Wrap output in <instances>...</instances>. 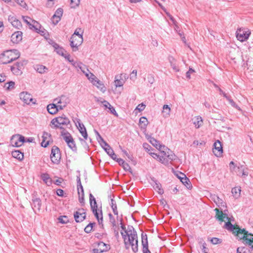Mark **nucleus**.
I'll use <instances>...</instances> for the list:
<instances>
[{
	"instance_id": "nucleus-1",
	"label": "nucleus",
	"mask_w": 253,
	"mask_h": 253,
	"mask_svg": "<svg viewBox=\"0 0 253 253\" xmlns=\"http://www.w3.org/2000/svg\"><path fill=\"white\" fill-rule=\"evenodd\" d=\"M126 234L121 232V234L124 239L126 249L131 247L132 251L136 253L138 251V239L136 231L132 226H128L127 230L125 231Z\"/></svg>"
},
{
	"instance_id": "nucleus-2",
	"label": "nucleus",
	"mask_w": 253,
	"mask_h": 253,
	"mask_svg": "<svg viewBox=\"0 0 253 253\" xmlns=\"http://www.w3.org/2000/svg\"><path fill=\"white\" fill-rule=\"evenodd\" d=\"M211 199L216 204V205L220 208V211L218 209H215L214 211L216 212L215 217L220 221L222 222L225 221V219H228L227 214L223 213L222 207H226V203L223 201L218 196L213 195L211 196Z\"/></svg>"
},
{
	"instance_id": "nucleus-3",
	"label": "nucleus",
	"mask_w": 253,
	"mask_h": 253,
	"mask_svg": "<svg viewBox=\"0 0 253 253\" xmlns=\"http://www.w3.org/2000/svg\"><path fill=\"white\" fill-rule=\"evenodd\" d=\"M20 53L17 49L5 51L0 55V63L6 64L18 59L20 57Z\"/></svg>"
},
{
	"instance_id": "nucleus-4",
	"label": "nucleus",
	"mask_w": 253,
	"mask_h": 253,
	"mask_svg": "<svg viewBox=\"0 0 253 253\" xmlns=\"http://www.w3.org/2000/svg\"><path fill=\"white\" fill-rule=\"evenodd\" d=\"M70 123L69 119L65 116V115H62L52 119L51 121V124L53 125L54 128H60V129H63V126H68Z\"/></svg>"
},
{
	"instance_id": "nucleus-5",
	"label": "nucleus",
	"mask_w": 253,
	"mask_h": 253,
	"mask_svg": "<svg viewBox=\"0 0 253 253\" xmlns=\"http://www.w3.org/2000/svg\"><path fill=\"white\" fill-rule=\"evenodd\" d=\"M160 151L161 153H163V155L162 156H160L158 159L162 164H165L168 163L167 161H166V158L171 161L175 160V155L173 154L171 151H170L169 149L168 148H166L165 149H162Z\"/></svg>"
},
{
	"instance_id": "nucleus-6",
	"label": "nucleus",
	"mask_w": 253,
	"mask_h": 253,
	"mask_svg": "<svg viewBox=\"0 0 253 253\" xmlns=\"http://www.w3.org/2000/svg\"><path fill=\"white\" fill-rule=\"evenodd\" d=\"M53 102L55 103L58 106L60 110H63L66 107L70 102V99L66 95H62L60 97L55 98Z\"/></svg>"
},
{
	"instance_id": "nucleus-7",
	"label": "nucleus",
	"mask_w": 253,
	"mask_h": 253,
	"mask_svg": "<svg viewBox=\"0 0 253 253\" xmlns=\"http://www.w3.org/2000/svg\"><path fill=\"white\" fill-rule=\"evenodd\" d=\"M83 42V38L82 36L77 37L75 35H72L70 39V46L73 48V50H77L78 47L82 44Z\"/></svg>"
},
{
	"instance_id": "nucleus-8",
	"label": "nucleus",
	"mask_w": 253,
	"mask_h": 253,
	"mask_svg": "<svg viewBox=\"0 0 253 253\" xmlns=\"http://www.w3.org/2000/svg\"><path fill=\"white\" fill-rule=\"evenodd\" d=\"M236 37L240 42H244L247 40L251 34V32L246 29H238L236 31Z\"/></svg>"
},
{
	"instance_id": "nucleus-9",
	"label": "nucleus",
	"mask_w": 253,
	"mask_h": 253,
	"mask_svg": "<svg viewBox=\"0 0 253 253\" xmlns=\"http://www.w3.org/2000/svg\"><path fill=\"white\" fill-rule=\"evenodd\" d=\"M25 142V137L20 134L13 135L10 139V143L14 147H20Z\"/></svg>"
},
{
	"instance_id": "nucleus-10",
	"label": "nucleus",
	"mask_w": 253,
	"mask_h": 253,
	"mask_svg": "<svg viewBox=\"0 0 253 253\" xmlns=\"http://www.w3.org/2000/svg\"><path fill=\"white\" fill-rule=\"evenodd\" d=\"M128 76L126 74H120L115 77L114 84L116 87L123 86L126 80L128 79Z\"/></svg>"
},
{
	"instance_id": "nucleus-11",
	"label": "nucleus",
	"mask_w": 253,
	"mask_h": 253,
	"mask_svg": "<svg viewBox=\"0 0 253 253\" xmlns=\"http://www.w3.org/2000/svg\"><path fill=\"white\" fill-rule=\"evenodd\" d=\"M61 156L60 150L58 147L54 146L52 149L50 154V159L54 164H58L60 160Z\"/></svg>"
},
{
	"instance_id": "nucleus-12",
	"label": "nucleus",
	"mask_w": 253,
	"mask_h": 253,
	"mask_svg": "<svg viewBox=\"0 0 253 253\" xmlns=\"http://www.w3.org/2000/svg\"><path fill=\"white\" fill-rule=\"evenodd\" d=\"M32 201V207L33 209L34 210L35 212L37 213V211H40L42 206L41 199L36 196H33Z\"/></svg>"
},
{
	"instance_id": "nucleus-13",
	"label": "nucleus",
	"mask_w": 253,
	"mask_h": 253,
	"mask_svg": "<svg viewBox=\"0 0 253 253\" xmlns=\"http://www.w3.org/2000/svg\"><path fill=\"white\" fill-rule=\"evenodd\" d=\"M75 219L77 222L83 221L85 218V212L83 209H80L74 213Z\"/></svg>"
},
{
	"instance_id": "nucleus-14",
	"label": "nucleus",
	"mask_w": 253,
	"mask_h": 253,
	"mask_svg": "<svg viewBox=\"0 0 253 253\" xmlns=\"http://www.w3.org/2000/svg\"><path fill=\"white\" fill-rule=\"evenodd\" d=\"M63 12V10L61 8H59L56 10L54 14L51 18L52 22L54 25H56L60 20Z\"/></svg>"
},
{
	"instance_id": "nucleus-15",
	"label": "nucleus",
	"mask_w": 253,
	"mask_h": 253,
	"mask_svg": "<svg viewBox=\"0 0 253 253\" xmlns=\"http://www.w3.org/2000/svg\"><path fill=\"white\" fill-rule=\"evenodd\" d=\"M213 152L217 157L220 156L223 152L221 143L218 140H216L214 143Z\"/></svg>"
},
{
	"instance_id": "nucleus-16",
	"label": "nucleus",
	"mask_w": 253,
	"mask_h": 253,
	"mask_svg": "<svg viewBox=\"0 0 253 253\" xmlns=\"http://www.w3.org/2000/svg\"><path fill=\"white\" fill-rule=\"evenodd\" d=\"M19 97L20 99L27 104H29L33 101L32 95L27 92H21Z\"/></svg>"
},
{
	"instance_id": "nucleus-17",
	"label": "nucleus",
	"mask_w": 253,
	"mask_h": 253,
	"mask_svg": "<svg viewBox=\"0 0 253 253\" xmlns=\"http://www.w3.org/2000/svg\"><path fill=\"white\" fill-rule=\"evenodd\" d=\"M142 245L143 246V253H151V252L148 249V244L147 241V236L146 234L142 233Z\"/></svg>"
},
{
	"instance_id": "nucleus-18",
	"label": "nucleus",
	"mask_w": 253,
	"mask_h": 253,
	"mask_svg": "<svg viewBox=\"0 0 253 253\" xmlns=\"http://www.w3.org/2000/svg\"><path fill=\"white\" fill-rule=\"evenodd\" d=\"M8 21L10 22L12 25L18 29H20L22 27L21 22L16 19L13 15H9L8 18Z\"/></svg>"
},
{
	"instance_id": "nucleus-19",
	"label": "nucleus",
	"mask_w": 253,
	"mask_h": 253,
	"mask_svg": "<svg viewBox=\"0 0 253 253\" xmlns=\"http://www.w3.org/2000/svg\"><path fill=\"white\" fill-rule=\"evenodd\" d=\"M11 40L13 43H18L22 39V33L21 31H17L14 33L11 37Z\"/></svg>"
},
{
	"instance_id": "nucleus-20",
	"label": "nucleus",
	"mask_w": 253,
	"mask_h": 253,
	"mask_svg": "<svg viewBox=\"0 0 253 253\" xmlns=\"http://www.w3.org/2000/svg\"><path fill=\"white\" fill-rule=\"evenodd\" d=\"M47 110L48 113L50 114H56L59 110H60L58 108V106L57 104L53 102L52 104H50L47 106Z\"/></svg>"
},
{
	"instance_id": "nucleus-21",
	"label": "nucleus",
	"mask_w": 253,
	"mask_h": 253,
	"mask_svg": "<svg viewBox=\"0 0 253 253\" xmlns=\"http://www.w3.org/2000/svg\"><path fill=\"white\" fill-rule=\"evenodd\" d=\"M95 131L98 136L97 139H98V142L100 143V145H101L102 147L104 149V150H105L107 148H109L110 146L105 141H104V140L98 132L96 130H95Z\"/></svg>"
},
{
	"instance_id": "nucleus-22",
	"label": "nucleus",
	"mask_w": 253,
	"mask_h": 253,
	"mask_svg": "<svg viewBox=\"0 0 253 253\" xmlns=\"http://www.w3.org/2000/svg\"><path fill=\"white\" fill-rule=\"evenodd\" d=\"M61 135L63 139L68 144L69 142L73 140V138L70 133L67 131L65 129H63L61 131Z\"/></svg>"
},
{
	"instance_id": "nucleus-23",
	"label": "nucleus",
	"mask_w": 253,
	"mask_h": 253,
	"mask_svg": "<svg viewBox=\"0 0 253 253\" xmlns=\"http://www.w3.org/2000/svg\"><path fill=\"white\" fill-rule=\"evenodd\" d=\"M92 211L97 219L99 224H102L103 222V216L101 210H93Z\"/></svg>"
},
{
	"instance_id": "nucleus-24",
	"label": "nucleus",
	"mask_w": 253,
	"mask_h": 253,
	"mask_svg": "<svg viewBox=\"0 0 253 253\" xmlns=\"http://www.w3.org/2000/svg\"><path fill=\"white\" fill-rule=\"evenodd\" d=\"M149 142L156 148H158L159 147V149L160 150L165 149L166 148L165 146L160 145L159 142L153 137H150Z\"/></svg>"
},
{
	"instance_id": "nucleus-25",
	"label": "nucleus",
	"mask_w": 253,
	"mask_h": 253,
	"mask_svg": "<svg viewBox=\"0 0 253 253\" xmlns=\"http://www.w3.org/2000/svg\"><path fill=\"white\" fill-rule=\"evenodd\" d=\"M237 169H241V176L246 177L249 174V169L248 168L243 165L240 164L237 167Z\"/></svg>"
},
{
	"instance_id": "nucleus-26",
	"label": "nucleus",
	"mask_w": 253,
	"mask_h": 253,
	"mask_svg": "<svg viewBox=\"0 0 253 253\" xmlns=\"http://www.w3.org/2000/svg\"><path fill=\"white\" fill-rule=\"evenodd\" d=\"M53 46L56 50L57 53L63 57H64V56L67 53L66 51L64 49L60 47L57 43H54Z\"/></svg>"
},
{
	"instance_id": "nucleus-27",
	"label": "nucleus",
	"mask_w": 253,
	"mask_h": 253,
	"mask_svg": "<svg viewBox=\"0 0 253 253\" xmlns=\"http://www.w3.org/2000/svg\"><path fill=\"white\" fill-rule=\"evenodd\" d=\"M180 174L182 176L181 182L188 188H191L192 185L190 183L189 179L186 176V175L183 173H180Z\"/></svg>"
},
{
	"instance_id": "nucleus-28",
	"label": "nucleus",
	"mask_w": 253,
	"mask_h": 253,
	"mask_svg": "<svg viewBox=\"0 0 253 253\" xmlns=\"http://www.w3.org/2000/svg\"><path fill=\"white\" fill-rule=\"evenodd\" d=\"M94 85H95L99 89H100L102 92H104L106 91V87L104 84L99 80L98 79L92 83Z\"/></svg>"
},
{
	"instance_id": "nucleus-29",
	"label": "nucleus",
	"mask_w": 253,
	"mask_h": 253,
	"mask_svg": "<svg viewBox=\"0 0 253 253\" xmlns=\"http://www.w3.org/2000/svg\"><path fill=\"white\" fill-rule=\"evenodd\" d=\"M89 203H90L91 210L93 211V210H98L95 198L94 197V196L91 193L89 194Z\"/></svg>"
},
{
	"instance_id": "nucleus-30",
	"label": "nucleus",
	"mask_w": 253,
	"mask_h": 253,
	"mask_svg": "<svg viewBox=\"0 0 253 253\" xmlns=\"http://www.w3.org/2000/svg\"><path fill=\"white\" fill-rule=\"evenodd\" d=\"M11 155L13 158H15L20 161H21L24 158V154L19 150L13 151Z\"/></svg>"
},
{
	"instance_id": "nucleus-31",
	"label": "nucleus",
	"mask_w": 253,
	"mask_h": 253,
	"mask_svg": "<svg viewBox=\"0 0 253 253\" xmlns=\"http://www.w3.org/2000/svg\"><path fill=\"white\" fill-rule=\"evenodd\" d=\"M41 178L44 182L48 186L52 183V180L47 173H42L41 174Z\"/></svg>"
},
{
	"instance_id": "nucleus-32",
	"label": "nucleus",
	"mask_w": 253,
	"mask_h": 253,
	"mask_svg": "<svg viewBox=\"0 0 253 253\" xmlns=\"http://www.w3.org/2000/svg\"><path fill=\"white\" fill-rule=\"evenodd\" d=\"M117 162L119 163V164L123 167L124 169L126 171H130L131 168L129 165L126 163L122 159L119 158L117 159Z\"/></svg>"
},
{
	"instance_id": "nucleus-33",
	"label": "nucleus",
	"mask_w": 253,
	"mask_h": 253,
	"mask_svg": "<svg viewBox=\"0 0 253 253\" xmlns=\"http://www.w3.org/2000/svg\"><path fill=\"white\" fill-rule=\"evenodd\" d=\"M35 69L39 73L43 74L48 70L47 68L42 65H36L34 67Z\"/></svg>"
},
{
	"instance_id": "nucleus-34",
	"label": "nucleus",
	"mask_w": 253,
	"mask_h": 253,
	"mask_svg": "<svg viewBox=\"0 0 253 253\" xmlns=\"http://www.w3.org/2000/svg\"><path fill=\"white\" fill-rule=\"evenodd\" d=\"M163 117H165V118H168L169 116L170 115V108L169 107V106L168 105H164L163 106Z\"/></svg>"
},
{
	"instance_id": "nucleus-35",
	"label": "nucleus",
	"mask_w": 253,
	"mask_h": 253,
	"mask_svg": "<svg viewBox=\"0 0 253 253\" xmlns=\"http://www.w3.org/2000/svg\"><path fill=\"white\" fill-rule=\"evenodd\" d=\"M148 124V122L146 118L142 117L139 119V126L141 128L145 129Z\"/></svg>"
},
{
	"instance_id": "nucleus-36",
	"label": "nucleus",
	"mask_w": 253,
	"mask_h": 253,
	"mask_svg": "<svg viewBox=\"0 0 253 253\" xmlns=\"http://www.w3.org/2000/svg\"><path fill=\"white\" fill-rule=\"evenodd\" d=\"M154 189L157 191L160 194L164 193V190L161 188V185L158 182L155 181H154V183L152 184Z\"/></svg>"
},
{
	"instance_id": "nucleus-37",
	"label": "nucleus",
	"mask_w": 253,
	"mask_h": 253,
	"mask_svg": "<svg viewBox=\"0 0 253 253\" xmlns=\"http://www.w3.org/2000/svg\"><path fill=\"white\" fill-rule=\"evenodd\" d=\"M110 205L111 206L114 213L115 215H117V219L118 220H119L118 212L117 211V204L116 203L115 201L113 199H111Z\"/></svg>"
},
{
	"instance_id": "nucleus-38",
	"label": "nucleus",
	"mask_w": 253,
	"mask_h": 253,
	"mask_svg": "<svg viewBox=\"0 0 253 253\" xmlns=\"http://www.w3.org/2000/svg\"><path fill=\"white\" fill-rule=\"evenodd\" d=\"M98 247L99 248V250H100V252H101L102 253L104 252H106L109 249V246L105 244L103 242H100L98 244Z\"/></svg>"
},
{
	"instance_id": "nucleus-39",
	"label": "nucleus",
	"mask_w": 253,
	"mask_h": 253,
	"mask_svg": "<svg viewBox=\"0 0 253 253\" xmlns=\"http://www.w3.org/2000/svg\"><path fill=\"white\" fill-rule=\"evenodd\" d=\"M224 97L229 101V103L233 107L238 109V110H241L239 106L236 104V103L231 98L230 96L227 95V94H224Z\"/></svg>"
},
{
	"instance_id": "nucleus-40",
	"label": "nucleus",
	"mask_w": 253,
	"mask_h": 253,
	"mask_svg": "<svg viewBox=\"0 0 253 253\" xmlns=\"http://www.w3.org/2000/svg\"><path fill=\"white\" fill-rule=\"evenodd\" d=\"M231 192L235 198L237 199L240 196L241 189L240 188L234 187L232 189Z\"/></svg>"
},
{
	"instance_id": "nucleus-41",
	"label": "nucleus",
	"mask_w": 253,
	"mask_h": 253,
	"mask_svg": "<svg viewBox=\"0 0 253 253\" xmlns=\"http://www.w3.org/2000/svg\"><path fill=\"white\" fill-rule=\"evenodd\" d=\"M82 72L85 75L87 78H89V75H90V72L86 68V66L84 64H82V66L80 67L79 68Z\"/></svg>"
},
{
	"instance_id": "nucleus-42",
	"label": "nucleus",
	"mask_w": 253,
	"mask_h": 253,
	"mask_svg": "<svg viewBox=\"0 0 253 253\" xmlns=\"http://www.w3.org/2000/svg\"><path fill=\"white\" fill-rule=\"evenodd\" d=\"M199 243L202 244V250L203 253H209V249L206 247L207 244L202 239H201L199 241Z\"/></svg>"
},
{
	"instance_id": "nucleus-43",
	"label": "nucleus",
	"mask_w": 253,
	"mask_h": 253,
	"mask_svg": "<svg viewBox=\"0 0 253 253\" xmlns=\"http://www.w3.org/2000/svg\"><path fill=\"white\" fill-rule=\"evenodd\" d=\"M79 130L80 131V132L81 133L84 139L85 140H86L87 139L88 135L84 126V127L80 128V129H79Z\"/></svg>"
},
{
	"instance_id": "nucleus-44",
	"label": "nucleus",
	"mask_w": 253,
	"mask_h": 253,
	"mask_svg": "<svg viewBox=\"0 0 253 253\" xmlns=\"http://www.w3.org/2000/svg\"><path fill=\"white\" fill-rule=\"evenodd\" d=\"M77 188H78V190L79 194H80V192L79 191V188H82V193H83V195H84L83 187L81 183V181L80 175L77 176Z\"/></svg>"
},
{
	"instance_id": "nucleus-45",
	"label": "nucleus",
	"mask_w": 253,
	"mask_h": 253,
	"mask_svg": "<svg viewBox=\"0 0 253 253\" xmlns=\"http://www.w3.org/2000/svg\"><path fill=\"white\" fill-rule=\"evenodd\" d=\"M68 147L71 148L73 151L74 152H77V147H76V144H75V142L74 140V139L73 140H72L71 141H70V142H69L68 144H67Z\"/></svg>"
},
{
	"instance_id": "nucleus-46",
	"label": "nucleus",
	"mask_w": 253,
	"mask_h": 253,
	"mask_svg": "<svg viewBox=\"0 0 253 253\" xmlns=\"http://www.w3.org/2000/svg\"><path fill=\"white\" fill-rule=\"evenodd\" d=\"M95 224V223H90L84 228V232L89 233H90L92 230L93 226Z\"/></svg>"
},
{
	"instance_id": "nucleus-47",
	"label": "nucleus",
	"mask_w": 253,
	"mask_h": 253,
	"mask_svg": "<svg viewBox=\"0 0 253 253\" xmlns=\"http://www.w3.org/2000/svg\"><path fill=\"white\" fill-rule=\"evenodd\" d=\"M11 70L14 74L17 75L22 73L21 70L15 66V65L11 67Z\"/></svg>"
},
{
	"instance_id": "nucleus-48",
	"label": "nucleus",
	"mask_w": 253,
	"mask_h": 253,
	"mask_svg": "<svg viewBox=\"0 0 253 253\" xmlns=\"http://www.w3.org/2000/svg\"><path fill=\"white\" fill-rule=\"evenodd\" d=\"M69 62H70L72 65L76 68H80V67L82 66V65L83 64L82 62L75 61L73 59H71L70 60H69Z\"/></svg>"
},
{
	"instance_id": "nucleus-49",
	"label": "nucleus",
	"mask_w": 253,
	"mask_h": 253,
	"mask_svg": "<svg viewBox=\"0 0 253 253\" xmlns=\"http://www.w3.org/2000/svg\"><path fill=\"white\" fill-rule=\"evenodd\" d=\"M109 221L110 223L112 224L113 228H117V224L116 222V220L115 219V217L112 215V214L109 213Z\"/></svg>"
},
{
	"instance_id": "nucleus-50",
	"label": "nucleus",
	"mask_w": 253,
	"mask_h": 253,
	"mask_svg": "<svg viewBox=\"0 0 253 253\" xmlns=\"http://www.w3.org/2000/svg\"><path fill=\"white\" fill-rule=\"evenodd\" d=\"M194 124L197 128H199L203 124V121L201 117H197L196 120L195 121Z\"/></svg>"
},
{
	"instance_id": "nucleus-51",
	"label": "nucleus",
	"mask_w": 253,
	"mask_h": 253,
	"mask_svg": "<svg viewBox=\"0 0 253 253\" xmlns=\"http://www.w3.org/2000/svg\"><path fill=\"white\" fill-rule=\"evenodd\" d=\"M27 63V61L26 60H23L22 61L18 62L15 65L17 68L21 70L24 65Z\"/></svg>"
},
{
	"instance_id": "nucleus-52",
	"label": "nucleus",
	"mask_w": 253,
	"mask_h": 253,
	"mask_svg": "<svg viewBox=\"0 0 253 253\" xmlns=\"http://www.w3.org/2000/svg\"><path fill=\"white\" fill-rule=\"evenodd\" d=\"M59 222L61 223H66L69 221L68 218L67 216H60L58 217Z\"/></svg>"
},
{
	"instance_id": "nucleus-53",
	"label": "nucleus",
	"mask_w": 253,
	"mask_h": 253,
	"mask_svg": "<svg viewBox=\"0 0 253 253\" xmlns=\"http://www.w3.org/2000/svg\"><path fill=\"white\" fill-rule=\"evenodd\" d=\"M129 78L131 80L134 81L137 78V70H133L130 74Z\"/></svg>"
},
{
	"instance_id": "nucleus-54",
	"label": "nucleus",
	"mask_w": 253,
	"mask_h": 253,
	"mask_svg": "<svg viewBox=\"0 0 253 253\" xmlns=\"http://www.w3.org/2000/svg\"><path fill=\"white\" fill-rule=\"evenodd\" d=\"M80 0H71V5L72 8H76L79 5Z\"/></svg>"
},
{
	"instance_id": "nucleus-55",
	"label": "nucleus",
	"mask_w": 253,
	"mask_h": 253,
	"mask_svg": "<svg viewBox=\"0 0 253 253\" xmlns=\"http://www.w3.org/2000/svg\"><path fill=\"white\" fill-rule=\"evenodd\" d=\"M211 243L213 245H216L221 243L222 240L217 238H212L210 240Z\"/></svg>"
},
{
	"instance_id": "nucleus-56",
	"label": "nucleus",
	"mask_w": 253,
	"mask_h": 253,
	"mask_svg": "<svg viewBox=\"0 0 253 253\" xmlns=\"http://www.w3.org/2000/svg\"><path fill=\"white\" fill-rule=\"evenodd\" d=\"M23 19L24 21V22L25 23H26L27 24H28L30 26H32L33 27H34V28H35L36 30H37L38 29L36 27L37 26L36 25H32L31 23H30V21H29L28 20H31V19L28 17H25V16H23Z\"/></svg>"
},
{
	"instance_id": "nucleus-57",
	"label": "nucleus",
	"mask_w": 253,
	"mask_h": 253,
	"mask_svg": "<svg viewBox=\"0 0 253 253\" xmlns=\"http://www.w3.org/2000/svg\"><path fill=\"white\" fill-rule=\"evenodd\" d=\"M83 31L81 29H77L74 34L72 35H75L77 37H79V36H83Z\"/></svg>"
},
{
	"instance_id": "nucleus-58",
	"label": "nucleus",
	"mask_w": 253,
	"mask_h": 253,
	"mask_svg": "<svg viewBox=\"0 0 253 253\" xmlns=\"http://www.w3.org/2000/svg\"><path fill=\"white\" fill-rule=\"evenodd\" d=\"M87 79L92 83H94L97 78L95 77V76L90 72V75H89V78Z\"/></svg>"
},
{
	"instance_id": "nucleus-59",
	"label": "nucleus",
	"mask_w": 253,
	"mask_h": 253,
	"mask_svg": "<svg viewBox=\"0 0 253 253\" xmlns=\"http://www.w3.org/2000/svg\"><path fill=\"white\" fill-rule=\"evenodd\" d=\"M195 72V70L192 68H190L189 70L186 73V77L187 79H190L191 78V74L194 73Z\"/></svg>"
},
{
	"instance_id": "nucleus-60",
	"label": "nucleus",
	"mask_w": 253,
	"mask_h": 253,
	"mask_svg": "<svg viewBox=\"0 0 253 253\" xmlns=\"http://www.w3.org/2000/svg\"><path fill=\"white\" fill-rule=\"evenodd\" d=\"M145 107V105H144L143 103H141L136 107V109L138 110L139 112H141L144 110Z\"/></svg>"
},
{
	"instance_id": "nucleus-61",
	"label": "nucleus",
	"mask_w": 253,
	"mask_h": 253,
	"mask_svg": "<svg viewBox=\"0 0 253 253\" xmlns=\"http://www.w3.org/2000/svg\"><path fill=\"white\" fill-rule=\"evenodd\" d=\"M170 66L171 68L176 72L179 71V69L177 67L176 64L175 63L172 62L171 61H170Z\"/></svg>"
},
{
	"instance_id": "nucleus-62",
	"label": "nucleus",
	"mask_w": 253,
	"mask_h": 253,
	"mask_svg": "<svg viewBox=\"0 0 253 253\" xmlns=\"http://www.w3.org/2000/svg\"><path fill=\"white\" fill-rule=\"evenodd\" d=\"M49 140H45L42 139V141L41 143L42 146L43 147H46L49 144Z\"/></svg>"
},
{
	"instance_id": "nucleus-63",
	"label": "nucleus",
	"mask_w": 253,
	"mask_h": 253,
	"mask_svg": "<svg viewBox=\"0 0 253 253\" xmlns=\"http://www.w3.org/2000/svg\"><path fill=\"white\" fill-rule=\"evenodd\" d=\"M102 104L105 109H107L108 107L111 106V104L105 100H103V101H102Z\"/></svg>"
},
{
	"instance_id": "nucleus-64",
	"label": "nucleus",
	"mask_w": 253,
	"mask_h": 253,
	"mask_svg": "<svg viewBox=\"0 0 253 253\" xmlns=\"http://www.w3.org/2000/svg\"><path fill=\"white\" fill-rule=\"evenodd\" d=\"M143 147H144V148L146 150V151L147 152H149L150 153V149L152 148V147H151L150 145H149L147 143H144L143 144Z\"/></svg>"
}]
</instances>
